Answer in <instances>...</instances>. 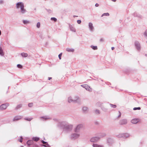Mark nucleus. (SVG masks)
I'll return each mask as SVG.
<instances>
[{
  "instance_id": "obj_3",
  "label": "nucleus",
  "mask_w": 147,
  "mask_h": 147,
  "mask_svg": "<svg viewBox=\"0 0 147 147\" xmlns=\"http://www.w3.org/2000/svg\"><path fill=\"white\" fill-rule=\"evenodd\" d=\"M106 135V134L104 133L101 134L100 137H92L90 139V141L93 142H96L99 140L100 138L105 136Z\"/></svg>"
},
{
  "instance_id": "obj_40",
  "label": "nucleus",
  "mask_w": 147,
  "mask_h": 147,
  "mask_svg": "<svg viewBox=\"0 0 147 147\" xmlns=\"http://www.w3.org/2000/svg\"><path fill=\"white\" fill-rule=\"evenodd\" d=\"M22 136H21L20 139L19 140V141L21 142H22Z\"/></svg>"
},
{
  "instance_id": "obj_39",
  "label": "nucleus",
  "mask_w": 147,
  "mask_h": 147,
  "mask_svg": "<svg viewBox=\"0 0 147 147\" xmlns=\"http://www.w3.org/2000/svg\"><path fill=\"white\" fill-rule=\"evenodd\" d=\"M62 55V53H61L58 56H59V58L60 59H61V56Z\"/></svg>"
},
{
  "instance_id": "obj_49",
  "label": "nucleus",
  "mask_w": 147,
  "mask_h": 147,
  "mask_svg": "<svg viewBox=\"0 0 147 147\" xmlns=\"http://www.w3.org/2000/svg\"><path fill=\"white\" fill-rule=\"evenodd\" d=\"M111 139H109L108 140V142L109 143V141H110L111 140Z\"/></svg>"
},
{
  "instance_id": "obj_21",
  "label": "nucleus",
  "mask_w": 147,
  "mask_h": 147,
  "mask_svg": "<svg viewBox=\"0 0 147 147\" xmlns=\"http://www.w3.org/2000/svg\"><path fill=\"white\" fill-rule=\"evenodd\" d=\"M0 55L1 56H3L4 53L3 52V50L2 49L1 47H0Z\"/></svg>"
},
{
  "instance_id": "obj_33",
  "label": "nucleus",
  "mask_w": 147,
  "mask_h": 147,
  "mask_svg": "<svg viewBox=\"0 0 147 147\" xmlns=\"http://www.w3.org/2000/svg\"><path fill=\"white\" fill-rule=\"evenodd\" d=\"M110 105L111 107L115 108L117 106L116 105H113L112 104H110Z\"/></svg>"
},
{
  "instance_id": "obj_29",
  "label": "nucleus",
  "mask_w": 147,
  "mask_h": 147,
  "mask_svg": "<svg viewBox=\"0 0 147 147\" xmlns=\"http://www.w3.org/2000/svg\"><path fill=\"white\" fill-rule=\"evenodd\" d=\"M109 13H103L102 15V16H101V17H103V16H109Z\"/></svg>"
},
{
  "instance_id": "obj_55",
  "label": "nucleus",
  "mask_w": 147,
  "mask_h": 147,
  "mask_svg": "<svg viewBox=\"0 0 147 147\" xmlns=\"http://www.w3.org/2000/svg\"><path fill=\"white\" fill-rule=\"evenodd\" d=\"M21 147H24V146H21Z\"/></svg>"
},
{
  "instance_id": "obj_11",
  "label": "nucleus",
  "mask_w": 147,
  "mask_h": 147,
  "mask_svg": "<svg viewBox=\"0 0 147 147\" xmlns=\"http://www.w3.org/2000/svg\"><path fill=\"white\" fill-rule=\"evenodd\" d=\"M127 120L126 119L121 120L119 122V123L120 125L125 124H127Z\"/></svg>"
},
{
  "instance_id": "obj_32",
  "label": "nucleus",
  "mask_w": 147,
  "mask_h": 147,
  "mask_svg": "<svg viewBox=\"0 0 147 147\" xmlns=\"http://www.w3.org/2000/svg\"><path fill=\"white\" fill-rule=\"evenodd\" d=\"M42 144H46V145H47L48 146H49V145L48 144L47 142H45L43 140H42Z\"/></svg>"
},
{
  "instance_id": "obj_8",
  "label": "nucleus",
  "mask_w": 147,
  "mask_h": 147,
  "mask_svg": "<svg viewBox=\"0 0 147 147\" xmlns=\"http://www.w3.org/2000/svg\"><path fill=\"white\" fill-rule=\"evenodd\" d=\"M39 118L40 120L42 121H46L51 119V118L48 116H44L40 117Z\"/></svg>"
},
{
  "instance_id": "obj_5",
  "label": "nucleus",
  "mask_w": 147,
  "mask_h": 147,
  "mask_svg": "<svg viewBox=\"0 0 147 147\" xmlns=\"http://www.w3.org/2000/svg\"><path fill=\"white\" fill-rule=\"evenodd\" d=\"M135 46L137 50L140 51L141 49V46L140 43L137 41H135L134 42Z\"/></svg>"
},
{
  "instance_id": "obj_12",
  "label": "nucleus",
  "mask_w": 147,
  "mask_h": 147,
  "mask_svg": "<svg viewBox=\"0 0 147 147\" xmlns=\"http://www.w3.org/2000/svg\"><path fill=\"white\" fill-rule=\"evenodd\" d=\"M88 26L90 31H93L94 29V28L91 22H89L88 24Z\"/></svg>"
},
{
  "instance_id": "obj_20",
  "label": "nucleus",
  "mask_w": 147,
  "mask_h": 147,
  "mask_svg": "<svg viewBox=\"0 0 147 147\" xmlns=\"http://www.w3.org/2000/svg\"><path fill=\"white\" fill-rule=\"evenodd\" d=\"M66 50L67 51L69 52H73L74 51V49L69 48H67L66 49Z\"/></svg>"
},
{
  "instance_id": "obj_27",
  "label": "nucleus",
  "mask_w": 147,
  "mask_h": 147,
  "mask_svg": "<svg viewBox=\"0 0 147 147\" xmlns=\"http://www.w3.org/2000/svg\"><path fill=\"white\" fill-rule=\"evenodd\" d=\"M119 138H121L122 137H124V135L123 134H119L117 136Z\"/></svg>"
},
{
  "instance_id": "obj_44",
  "label": "nucleus",
  "mask_w": 147,
  "mask_h": 147,
  "mask_svg": "<svg viewBox=\"0 0 147 147\" xmlns=\"http://www.w3.org/2000/svg\"><path fill=\"white\" fill-rule=\"evenodd\" d=\"M98 6H99V5L98 3H96L95 5V6L96 7H98Z\"/></svg>"
},
{
  "instance_id": "obj_51",
  "label": "nucleus",
  "mask_w": 147,
  "mask_h": 147,
  "mask_svg": "<svg viewBox=\"0 0 147 147\" xmlns=\"http://www.w3.org/2000/svg\"><path fill=\"white\" fill-rule=\"evenodd\" d=\"M112 1H113V2H115L116 1V0H111Z\"/></svg>"
},
{
  "instance_id": "obj_30",
  "label": "nucleus",
  "mask_w": 147,
  "mask_h": 147,
  "mask_svg": "<svg viewBox=\"0 0 147 147\" xmlns=\"http://www.w3.org/2000/svg\"><path fill=\"white\" fill-rule=\"evenodd\" d=\"M23 23L24 24H26L28 23H29V22L28 21L26 20H24L23 21Z\"/></svg>"
},
{
  "instance_id": "obj_24",
  "label": "nucleus",
  "mask_w": 147,
  "mask_h": 147,
  "mask_svg": "<svg viewBox=\"0 0 147 147\" xmlns=\"http://www.w3.org/2000/svg\"><path fill=\"white\" fill-rule=\"evenodd\" d=\"M32 119H33V118H32V117H30V118H29V117H25L24 118V119L25 120H27V121H30Z\"/></svg>"
},
{
  "instance_id": "obj_23",
  "label": "nucleus",
  "mask_w": 147,
  "mask_h": 147,
  "mask_svg": "<svg viewBox=\"0 0 147 147\" xmlns=\"http://www.w3.org/2000/svg\"><path fill=\"white\" fill-rule=\"evenodd\" d=\"M21 55L22 57H26L28 56V54L27 53H21Z\"/></svg>"
},
{
  "instance_id": "obj_50",
  "label": "nucleus",
  "mask_w": 147,
  "mask_h": 147,
  "mask_svg": "<svg viewBox=\"0 0 147 147\" xmlns=\"http://www.w3.org/2000/svg\"><path fill=\"white\" fill-rule=\"evenodd\" d=\"M51 79H52V78H51V77H49V78H48V80H51Z\"/></svg>"
},
{
  "instance_id": "obj_48",
  "label": "nucleus",
  "mask_w": 147,
  "mask_h": 147,
  "mask_svg": "<svg viewBox=\"0 0 147 147\" xmlns=\"http://www.w3.org/2000/svg\"><path fill=\"white\" fill-rule=\"evenodd\" d=\"M3 0H1V1H0V3L1 4V3H3Z\"/></svg>"
},
{
  "instance_id": "obj_16",
  "label": "nucleus",
  "mask_w": 147,
  "mask_h": 147,
  "mask_svg": "<svg viewBox=\"0 0 147 147\" xmlns=\"http://www.w3.org/2000/svg\"><path fill=\"white\" fill-rule=\"evenodd\" d=\"M33 143V141L31 140H28L27 142V144L28 146L32 145Z\"/></svg>"
},
{
  "instance_id": "obj_4",
  "label": "nucleus",
  "mask_w": 147,
  "mask_h": 147,
  "mask_svg": "<svg viewBox=\"0 0 147 147\" xmlns=\"http://www.w3.org/2000/svg\"><path fill=\"white\" fill-rule=\"evenodd\" d=\"M83 125L82 124L78 125L74 129V131L75 132H79L80 130L83 127Z\"/></svg>"
},
{
  "instance_id": "obj_13",
  "label": "nucleus",
  "mask_w": 147,
  "mask_h": 147,
  "mask_svg": "<svg viewBox=\"0 0 147 147\" xmlns=\"http://www.w3.org/2000/svg\"><path fill=\"white\" fill-rule=\"evenodd\" d=\"M22 117L21 116H16L13 118V121H17L21 119Z\"/></svg>"
},
{
  "instance_id": "obj_6",
  "label": "nucleus",
  "mask_w": 147,
  "mask_h": 147,
  "mask_svg": "<svg viewBox=\"0 0 147 147\" xmlns=\"http://www.w3.org/2000/svg\"><path fill=\"white\" fill-rule=\"evenodd\" d=\"M80 136V134L79 133H74L72 134L71 135V138L73 140L76 139L78 138Z\"/></svg>"
},
{
  "instance_id": "obj_9",
  "label": "nucleus",
  "mask_w": 147,
  "mask_h": 147,
  "mask_svg": "<svg viewBox=\"0 0 147 147\" xmlns=\"http://www.w3.org/2000/svg\"><path fill=\"white\" fill-rule=\"evenodd\" d=\"M77 99L76 100H73L72 98L70 96L68 97V102H77L78 101V100L79 98L77 97Z\"/></svg>"
},
{
  "instance_id": "obj_14",
  "label": "nucleus",
  "mask_w": 147,
  "mask_h": 147,
  "mask_svg": "<svg viewBox=\"0 0 147 147\" xmlns=\"http://www.w3.org/2000/svg\"><path fill=\"white\" fill-rule=\"evenodd\" d=\"M139 120L138 119H134L132 120L131 122L133 124H136L138 122Z\"/></svg>"
},
{
  "instance_id": "obj_26",
  "label": "nucleus",
  "mask_w": 147,
  "mask_h": 147,
  "mask_svg": "<svg viewBox=\"0 0 147 147\" xmlns=\"http://www.w3.org/2000/svg\"><path fill=\"white\" fill-rule=\"evenodd\" d=\"M91 47L94 50H96L97 49V47L96 46L92 45L91 46Z\"/></svg>"
},
{
  "instance_id": "obj_17",
  "label": "nucleus",
  "mask_w": 147,
  "mask_h": 147,
  "mask_svg": "<svg viewBox=\"0 0 147 147\" xmlns=\"http://www.w3.org/2000/svg\"><path fill=\"white\" fill-rule=\"evenodd\" d=\"M133 15L134 17H137L139 18H141L142 17L141 16L138 14L136 12H135L134 13Z\"/></svg>"
},
{
  "instance_id": "obj_10",
  "label": "nucleus",
  "mask_w": 147,
  "mask_h": 147,
  "mask_svg": "<svg viewBox=\"0 0 147 147\" xmlns=\"http://www.w3.org/2000/svg\"><path fill=\"white\" fill-rule=\"evenodd\" d=\"M81 86L82 87L85 88L87 90L90 91H91V89L90 87L87 84L82 85Z\"/></svg>"
},
{
  "instance_id": "obj_56",
  "label": "nucleus",
  "mask_w": 147,
  "mask_h": 147,
  "mask_svg": "<svg viewBox=\"0 0 147 147\" xmlns=\"http://www.w3.org/2000/svg\"><path fill=\"white\" fill-rule=\"evenodd\" d=\"M146 43H147V41H146Z\"/></svg>"
},
{
  "instance_id": "obj_25",
  "label": "nucleus",
  "mask_w": 147,
  "mask_h": 147,
  "mask_svg": "<svg viewBox=\"0 0 147 147\" xmlns=\"http://www.w3.org/2000/svg\"><path fill=\"white\" fill-rule=\"evenodd\" d=\"M22 107V105L21 104L18 105H17L16 107V109H18Z\"/></svg>"
},
{
  "instance_id": "obj_43",
  "label": "nucleus",
  "mask_w": 147,
  "mask_h": 147,
  "mask_svg": "<svg viewBox=\"0 0 147 147\" xmlns=\"http://www.w3.org/2000/svg\"><path fill=\"white\" fill-rule=\"evenodd\" d=\"M118 112L119 113V115L118 116V117H119L121 116V113L119 111Z\"/></svg>"
},
{
  "instance_id": "obj_28",
  "label": "nucleus",
  "mask_w": 147,
  "mask_h": 147,
  "mask_svg": "<svg viewBox=\"0 0 147 147\" xmlns=\"http://www.w3.org/2000/svg\"><path fill=\"white\" fill-rule=\"evenodd\" d=\"M123 135L124 138H127L129 136V134L127 133L123 134Z\"/></svg>"
},
{
  "instance_id": "obj_37",
  "label": "nucleus",
  "mask_w": 147,
  "mask_h": 147,
  "mask_svg": "<svg viewBox=\"0 0 147 147\" xmlns=\"http://www.w3.org/2000/svg\"><path fill=\"white\" fill-rule=\"evenodd\" d=\"M51 20H53L55 22H56L57 20V19L54 17L51 18Z\"/></svg>"
},
{
  "instance_id": "obj_7",
  "label": "nucleus",
  "mask_w": 147,
  "mask_h": 147,
  "mask_svg": "<svg viewBox=\"0 0 147 147\" xmlns=\"http://www.w3.org/2000/svg\"><path fill=\"white\" fill-rule=\"evenodd\" d=\"M9 105V104L6 103L5 104L1 105L0 106V110H3L6 109L7 107Z\"/></svg>"
},
{
  "instance_id": "obj_2",
  "label": "nucleus",
  "mask_w": 147,
  "mask_h": 147,
  "mask_svg": "<svg viewBox=\"0 0 147 147\" xmlns=\"http://www.w3.org/2000/svg\"><path fill=\"white\" fill-rule=\"evenodd\" d=\"M16 7L17 8H20V12L22 14H24L26 12V9L24 8V5L23 3L21 2L18 3L16 4Z\"/></svg>"
},
{
  "instance_id": "obj_19",
  "label": "nucleus",
  "mask_w": 147,
  "mask_h": 147,
  "mask_svg": "<svg viewBox=\"0 0 147 147\" xmlns=\"http://www.w3.org/2000/svg\"><path fill=\"white\" fill-rule=\"evenodd\" d=\"M92 146L93 147H104V146L103 145H99L97 144H93Z\"/></svg>"
},
{
  "instance_id": "obj_54",
  "label": "nucleus",
  "mask_w": 147,
  "mask_h": 147,
  "mask_svg": "<svg viewBox=\"0 0 147 147\" xmlns=\"http://www.w3.org/2000/svg\"><path fill=\"white\" fill-rule=\"evenodd\" d=\"M145 56H147V54H146V55H145Z\"/></svg>"
},
{
  "instance_id": "obj_31",
  "label": "nucleus",
  "mask_w": 147,
  "mask_h": 147,
  "mask_svg": "<svg viewBox=\"0 0 147 147\" xmlns=\"http://www.w3.org/2000/svg\"><path fill=\"white\" fill-rule=\"evenodd\" d=\"M40 24L39 22H38L36 25V27L37 28H39L40 27Z\"/></svg>"
},
{
  "instance_id": "obj_1",
  "label": "nucleus",
  "mask_w": 147,
  "mask_h": 147,
  "mask_svg": "<svg viewBox=\"0 0 147 147\" xmlns=\"http://www.w3.org/2000/svg\"><path fill=\"white\" fill-rule=\"evenodd\" d=\"M57 126L59 128L63 129L67 132L71 131L73 127L72 125L69 124L65 122H59Z\"/></svg>"
},
{
  "instance_id": "obj_53",
  "label": "nucleus",
  "mask_w": 147,
  "mask_h": 147,
  "mask_svg": "<svg viewBox=\"0 0 147 147\" xmlns=\"http://www.w3.org/2000/svg\"><path fill=\"white\" fill-rule=\"evenodd\" d=\"M1 31L0 30V36L1 35Z\"/></svg>"
},
{
  "instance_id": "obj_15",
  "label": "nucleus",
  "mask_w": 147,
  "mask_h": 147,
  "mask_svg": "<svg viewBox=\"0 0 147 147\" xmlns=\"http://www.w3.org/2000/svg\"><path fill=\"white\" fill-rule=\"evenodd\" d=\"M69 27L70 28V29L71 31L74 32H76V30L75 28L72 25H69Z\"/></svg>"
},
{
  "instance_id": "obj_52",
  "label": "nucleus",
  "mask_w": 147,
  "mask_h": 147,
  "mask_svg": "<svg viewBox=\"0 0 147 147\" xmlns=\"http://www.w3.org/2000/svg\"><path fill=\"white\" fill-rule=\"evenodd\" d=\"M114 49V47H111V49L112 50H113Z\"/></svg>"
},
{
  "instance_id": "obj_42",
  "label": "nucleus",
  "mask_w": 147,
  "mask_h": 147,
  "mask_svg": "<svg viewBox=\"0 0 147 147\" xmlns=\"http://www.w3.org/2000/svg\"><path fill=\"white\" fill-rule=\"evenodd\" d=\"M144 34L146 36H147V30H146L144 32Z\"/></svg>"
},
{
  "instance_id": "obj_45",
  "label": "nucleus",
  "mask_w": 147,
  "mask_h": 147,
  "mask_svg": "<svg viewBox=\"0 0 147 147\" xmlns=\"http://www.w3.org/2000/svg\"><path fill=\"white\" fill-rule=\"evenodd\" d=\"M102 110L104 111H107V109H104V108H102Z\"/></svg>"
},
{
  "instance_id": "obj_46",
  "label": "nucleus",
  "mask_w": 147,
  "mask_h": 147,
  "mask_svg": "<svg viewBox=\"0 0 147 147\" xmlns=\"http://www.w3.org/2000/svg\"><path fill=\"white\" fill-rule=\"evenodd\" d=\"M53 120L55 121H58V120L56 119H53Z\"/></svg>"
},
{
  "instance_id": "obj_18",
  "label": "nucleus",
  "mask_w": 147,
  "mask_h": 147,
  "mask_svg": "<svg viewBox=\"0 0 147 147\" xmlns=\"http://www.w3.org/2000/svg\"><path fill=\"white\" fill-rule=\"evenodd\" d=\"M82 110H83V111L84 113H86L88 111V109L87 107H83Z\"/></svg>"
},
{
  "instance_id": "obj_35",
  "label": "nucleus",
  "mask_w": 147,
  "mask_h": 147,
  "mask_svg": "<svg viewBox=\"0 0 147 147\" xmlns=\"http://www.w3.org/2000/svg\"><path fill=\"white\" fill-rule=\"evenodd\" d=\"M95 112L96 114H99L100 113V111L99 110H96L95 111Z\"/></svg>"
},
{
  "instance_id": "obj_22",
  "label": "nucleus",
  "mask_w": 147,
  "mask_h": 147,
  "mask_svg": "<svg viewBox=\"0 0 147 147\" xmlns=\"http://www.w3.org/2000/svg\"><path fill=\"white\" fill-rule=\"evenodd\" d=\"M32 140L35 141L37 142L39 140V138L37 137H33Z\"/></svg>"
},
{
  "instance_id": "obj_47",
  "label": "nucleus",
  "mask_w": 147,
  "mask_h": 147,
  "mask_svg": "<svg viewBox=\"0 0 147 147\" xmlns=\"http://www.w3.org/2000/svg\"><path fill=\"white\" fill-rule=\"evenodd\" d=\"M100 41L101 42H103L104 40L102 38H101L100 39Z\"/></svg>"
},
{
  "instance_id": "obj_36",
  "label": "nucleus",
  "mask_w": 147,
  "mask_h": 147,
  "mask_svg": "<svg viewBox=\"0 0 147 147\" xmlns=\"http://www.w3.org/2000/svg\"><path fill=\"white\" fill-rule=\"evenodd\" d=\"M17 67L19 68H22V66L21 65L19 64L17 65Z\"/></svg>"
},
{
  "instance_id": "obj_34",
  "label": "nucleus",
  "mask_w": 147,
  "mask_h": 147,
  "mask_svg": "<svg viewBox=\"0 0 147 147\" xmlns=\"http://www.w3.org/2000/svg\"><path fill=\"white\" fill-rule=\"evenodd\" d=\"M140 109H141V108L140 107H134L133 108V110H140Z\"/></svg>"
},
{
  "instance_id": "obj_41",
  "label": "nucleus",
  "mask_w": 147,
  "mask_h": 147,
  "mask_svg": "<svg viewBox=\"0 0 147 147\" xmlns=\"http://www.w3.org/2000/svg\"><path fill=\"white\" fill-rule=\"evenodd\" d=\"M77 23L79 24H80L81 22V20H77Z\"/></svg>"
},
{
  "instance_id": "obj_38",
  "label": "nucleus",
  "mask_w": 147,
  "mask_h": 147,
  "mask_svg": "<svg viewBox=\"0 0 147 147\" xmlns=\"http://www.w3.org/2000/svg\"><path fill=\"white\" fill-rule=\"evenodd\" d=\"M33 105V104L32 103H30L28 104V106L30 107H32Z\"/></svg>"
}]
</instances>
